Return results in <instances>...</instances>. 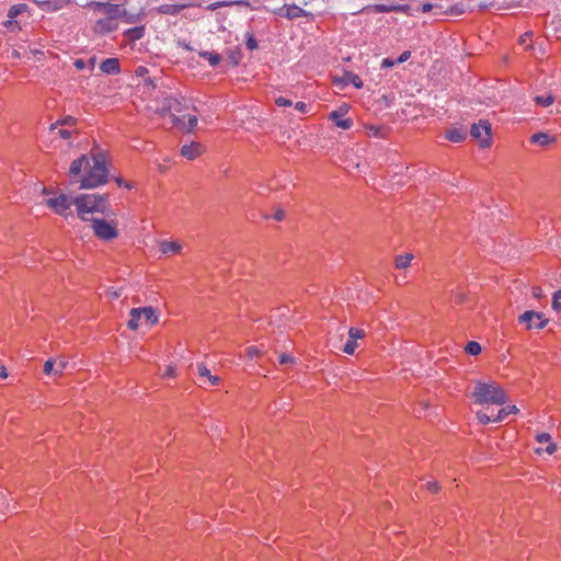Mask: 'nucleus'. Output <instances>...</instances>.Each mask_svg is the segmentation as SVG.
<instances>
[{
  "label": "nucleus",
  "mask_w": 561,
  "mask_h": 561,
  "mask_svg": "<svg viewBox=\"0 0 561 561\" xmlns=\"http://www.w3.org/2000/svg\"><path fill=\"white\" fill-rule=\"evenodd\" d=\"M409 10L408 4H375L373 7V11L375 13H390V12H401L405 13Z\"/></svg>",
  "instance_id": "16"
},
{
  "label": "nucleus",
  "mask_w": 561,
  "mask_h": 561,
  "mask_svg": "<svg viewBox=\"0 0 561 561\" xmlns=\"http://www.w3.org/2000/svg\"><path fill=\"white\" fill-rule=\"evenodd\" d=\"M365 336V331L357 328H350L348 330V339L356 342L358 339H363Z\"/></svg>",
  "instance_id": "31"
},
{
  "label": "nucleus",
  "mask_w": 561,
  "mask_h": 561,
  "mask_svg": "<svg viewBox=\"0 0 561 561\" xmlns=\"http://www.w3.org/2000/svg\"><path fill=\"white\" fill-rule=\"evenodd\" d=\"M530 141L540 146H546L551 141V138L546 133H537L531 136Z\"/></svg>",
  "instance_id": "24"
},
{
  "label": "nucleus",
  "mask_w": 561,
  "mask_h": 561,
  "mask_svg": "<svg viewBox=\"0 0 561 561\" xmlns=\"http://www.w3.org/2000/svg\"><path fill=\"white\" fill-rule=\"evenodd\" d=\"M8 491L0 490V514H4L10 511L9 503L7 502Z\"/></svg>",
  "instance_id": "28"
},
{
  "label": "nucleus",
  "mask_w": 561,
  "mask_h": 561,
  "mask_svg": "<svg viewBox=\"0 0 561 561\" xmlns=\"http://www.w3.org/2000/svg\"><path fill=\"white\" fill-rule=\"evenodd\" d=\"M73 205L78 217L83 221L94 218L92 215L102 214L108 216L110 202L107 194H81L73 197Z\"/></svg>",
  "instance_id": "2"
},
{
  "label": "nucleus",
  "mask_w": 561,
  "mask_h": 561,
  "mask_svg": "<svg viewBox=\"0 0 561 561\" xmlns=\"http://www.w3.org/2000/svg\"><path fill=\"white\" fill-rule=\"evenodd\" d=\"M472 398L479 404L492 403L503 405L507 402L505 391L495 382L477 381L472 391Z\"/></svg>",
  "instance_id": "4"
},
{
  "label": "nucleus",
  "mask_w": 561,
  "mask_h": 561,
  "mask_svg": "<svg viewBox=\"0 0 561 561\" xmlns=\"http://www.w3.org/2000/svg\"><path fill=\"white\" fill-rule=\"evenodd\" d=\"M8 377L7 368L4 366H0V378L5 379Z\"/></svg>",
  "instance_id": "56"
},
{
  "label": "nucleus",
  "mask_w": 561,
  "mask_h": 561,
  "mask_svg": "<svg viewBox=\"0 0 561 561\" xmlns=\"http://www.w3.org/2000/svg\"><path fill=\"white\" fill-rule=\"evenodd\" d=\"M397 61L390 59V58H385L382 59L381 61V68L382 69H387V68H391L392 66H394Z\"/></svg>",
  "instance_id": "45"
},
{
  "label": "nucleus",
  "mask_w": 561,
  "mask_h": 561,
  "mask_svg": "<svg viewBox=\"0 0 561 561\" xmlns=\"http://www.w3.org/2000/svg\"><path fill=\"white\" fill-rule=\"evenodd\" d=\"M222 5H226V2H216V3H213L208 7L209 10H215L219 7H222Z\"/></svg>",
  "instance_id": "57"
},
{
  "label": "nucleus",
  "mask_w": 561,
  "mask_h": 561,
  "mask_svg": "<svg viewBox=\"0 0 561 561\" xmlns=\"http://www.w3.org/2000/svg\"><path fill=\"white\" fill-rule=\"evenodd\" d=\"M205 151L203 144L198 141H192L181 147V156L187 160H194Z\"/></svg>",
  "instance_id": "11"
},
{
  "label": "nucleus",
  "mask_w": 561,
  "mask_h": 561,
  "mask_svg": "<svg viewBox=\"0 0 561 561\" xmlns=\"http://www.w3.org/2000/svg\"><path fill=\"white\" fill-rule=\"evenodd\" d=\"M116 183H117L119 186H123V185H124V186H125V187H127V188H130V187H131V186H130V184H129V183H127V182H125L122 178H116Z\"/></svg>",
  "instance_id": "53"
},
{
  "label": "nucleus",
  "mask_w": 561,
  "mask_h": 561,
  "mask_svg": "<svg viewBox=\"0 0 561 561\" xmlns=\"http://www.w3.org/2000/svg\"><path fill=\"white\" fill-rule=\"evenodd\" d=\"M491 123L488 119H480L478 123L472 124L470 135L479 140L480 147L486 148L491 145Z\"/></svg>",
  "instance_id": "8"
},
{
  "label": "nucleus",
  "mask_w": 561,
  "mask_h": 561,
  "mask_svg": "<svg viewBox=\"0 0 561 561\" xmlns=\"http://www.w3.org/2000/svg\"><path fill=\"white\" fill-rule=\"evenodd\" d=\"M347 112L343 107H340L336 111H333L329 115V119L332 121L337 127L342 129H350L353 126L352 118H343V115Z\"/></svg>",
  "instance_id": "13"
},
{
  "label": "nucleus",
  "mask_w": 561,
  "mask_h": 561,
  "mask_svg": "<svg viewBox=\"0 0 561 561\" xmlns=\"http://www.w3.org/2000/svg\"><path fill=\"white\" fill-rule=\"evenodd\" d=\"M88 7L92 8L94 11H99L107 15L108 19H100L96 22V27L101 31H110L111 28L108 24L111 23V20L116 18L119 13L118 5L105 2L91 1L88 4Z\"/></svg>",
  "instance_id": "6"
},
{
  "label": "nucleus",
  "mask_w": 561,
  "mask_h": 561,
  "mask_svg": "<svg viewBox=\"0 0 561 561\" xmlns=\"http://www.w3.org/2000/svg\"><path fill=\"white\" fill-rule=\"evenodd\" d=\"M186 115H175L172 114V123L174 126L179 127L181 130L185 133H193L195 129L198 118L196 115H188L187 122L185 121Z\"/></svg>",
  "instance_id": "10"
},
{
  "label": "nucleus",
  "mask_w": 561,
  "mask_h": 561,
  "mask_svg": "<svg viewBox=\"0 0 561 561\" xmlns=\"http://www.w3.org/2000/svg\"><path fill=\"white\" fill-rule=\"evenodd\" d=\"M556 450H557V445L550 440L545 449L542 447H539L536 449V453L541 454L542 451H546L549 455H552L553 453H556Z\"/></svg>",
  "instance_id": "35"
},
{
  "label": "nucleus",
  "mask_w": 561,
  "mask_h": 561,
  "mask_svg": "<svg viewBox=\"0 0 561 561\" xmlns=\"http://www.w3.org/2000/svg\"><path fill=\"white\" fill-rule=\"evenodd\" d=\"M536 440L539 443V444H545V443H549L551 440V436L550 434L548 433H540L536 436Z\"/></svg>",
  "instance_id": "40"
},
{
  "label": "nucleus",
  "mask_w": 561,
  "mask_h": 561,
  "mask_svg": "<svg viewBox=\"0 0 561 561\" xmlns=\"http://www.w3.org/2000/svg\"><path fill=\"white\" fill-rule=\"evenodd\" d=\"M148 71L142 67V98H148L146 105L147 112L164 115L167 113L181 115L185 105L178 99H173L162 82L159 84L150 77H146Z\"/></svg>",
  "instance_id": "1"
},
{
  "label": "nucleus",
  "mask_w": 561,
  "mask_h": 561,
  "mask_svg": "<svg viewBox=\"0 0 561 561\" xmlns=\"http://www.w3.org/2000/svg\"><path fill=\"white\" fill-rule=\"evenodd\" d=\"M201 56L204 59H206L209 62V65L213 67L217 66L221 60L220 55L217 53L204 51V53H201Z\"/></svg>",
  "instance_id": "26"
},
{
  "label": "nucleus",
  "mask_w": 561,
  "mask_h": 561,
  "mask_svg": "<svg viewBox=\"0 0 561 561\" xmlns=\"http://www.w3.org/2000/svg\"><path fill=\"white\" fill-rule=\"evenodd\" d=\"M465 351L469 355H478L481 353V345L478 342L471 341L466 345Z\"/></svg>",
  "instance_id": "29"
},
{
  "label": "nucleus",
  "mask_w": 561,
  "mask_h": 561,
  "mask_svg": "<svg viewBox=\"0 0 561 561\" xmlns=\"http://www.w3.org/2000/svg\"><path fill=\"white\" fill-rule=\"evenodd\" d=\"M130 32L134 34V38L140 37V27H134Z\"/></svg>",
  "instance_id": "58"
},
{
  "label": "nucleus",
  "mask_w": 561,
  "mask_h": 561,
  "mask_svg": "<svg viewBox=\"0 0 561 561\" xmlns=\"http://www.w3.org/2000/svg\"><path fill=\"white\" fill-rule=\"evenodd\" d=\"M466 300H467V296H466V294H463V293H458V294H456V296H455V301H456L457 304L461 305V304L466 302Z\"/></svg>",
  "instance_id": "48"
},
{
  "label": "nucleus",
  "mask_w": 561,
  "mask_h": 561,
  "mask_svg": "<svg viewBox=\"0 0 561 561\" xmlns=\"http://www.w3.org/2000/svg\"><path fill=\"white\" fill-rule=\"evenodd\" d=\"M89 221L91 222L94 234L100 240L111 241L117 237V228L114 221L98 217Z\"/></svg>",
  "instance_id": "5"
},
{
  "label": "nucleus",
  "mask_w": 561,
  "mask_h": 561,
  "mask_svg": "<svg viewBox=\"0 0 561 561\" xmlns=\"http://www.w3.org/2000/svg\"><path fill=\"white\" fill-rule=\"evenodd\" d=\"M307 107H308V106H307V104H306V103H304V102H297V103L295 104V108H296L297 111H299L300 113H306V112H307Z\"/></svg>",
  "instance_id": "49"
},
{
  "label": "nucleus",
  "mask_w": 561,
  "mask_h": 561,
  "mask_svg": "<svg viewBox=\"0 0 561 561\" xmlns=\"http://www.w3.org/2000/svg\"><path fill=\"white\" fill-rule=\"evenodd\" d=\"M135 73H136L137 76H138V75H140V67H137V68L135 69Z\"/></svg>",
  "instance_id": "64"
},
{
  "label": "nucleus",
  "mask_w": 561,
  "mask_h": 561,
  "mask_svg": "<svg viewBox=\"0 0 561 561\" xmlns=\"http://www.w3.org/2000/svg\"><path fill=\"white\" fill-rule=\"evenodd\" d=\"M106 295L111 298V299H116V298H119L122 296V289H114V288H111L106 291Z\"/></svg>",
  "instance_id": "41"
},
{
  "label": "nucleus",
  "mask_w": 561,
  "mask_h": 561,
  "mask_svg": "<svg viewBox=\"0 0 561 561\" xmlns=\"http://www.w3.org/2000/svg\"><path fill=\"white\" fill-rule=\"evenodd\" d=\"M477 419L478 421L481 423V424H488L490 422H493L494 417L488 415L486 413H483V412H478L477 413Z\"/></svg>",
  "instance_id": "36"
},
{
  "label": "nucleus",
  "mask_w": 561,
  "mask_h": 561,
  "mask_svg": "<svg viewBox=\"0 0 561 561\" xmlns=\"http://www.w3.org/2000/svg\"><path fill=\"white\" fill-rule=\"evenodd\" d=\"M165 375L169 376V377H174L175 376L174 367L169 366L168 369H167Z\"/></svg>",
  "instance_id": "59"
},
{
  "label": "nucleus",
  "mask_w": 561,
  "mask_h": 561,
  "mask_svg": "<svg viewBox=\"0 0 561 561\" xmlns=\"http://www.w3.org/2000/svg\"><path fill=\"white\" fill-rule=\"evenodd\" d=\"M55 364H56L55 359L50 358V359L46 360L44 364V373L46 375H50V374L55 375Z\"/></svg>",
  "instance_id": "34"
},
{
  "label": "nucleus",
  "mask_w": 561,
  "mask_h": 561,
  "mask_svg": "<svg viewBox=\"0 0 561 561\" xmlns=\"http://www.w3.org/2000/svg\"><path fill=\"white\" fill-rule=\"evenodd\" d=\"M279 363L285 365V364H291L294 363V357L288 355V354H282L279 356Z\"/></svg>",
  "instance_id": "43"
},
{
  "label": "nucleus",
  "mask_w": 561,
  "mask_h": 561,
  "mask_svg": "<svg viewBox=\"0 0 561 561\" xmlns=\"http://www.w3.org/2000/svg\"><path fill=\"white\" fill-rule=\"evenodd\" d=\"M529 35L526 33L524 34L523 36H520V43L522 44H525L526 43V38L528 37Z\"/></svg>",
  "instance_id": "61"
},
{
  "label": "nucleus",
  "mask_w": 561,
  "mask_h": 561,
  "mask_svg": "<svg viewBox=\"0 0 561 561\" xmlns=\"http://www.w3.org/2000/svg\"><path fill=\"white\" fill-rule=\"evenodd\" d=\"M231 59L233 61V65H238L239 59L236 56H231Z\"/></svg>",
  "instance_id": "62"
},
{
  "label": "nucleus",
  "mask_w": 561,
  "mask_h": 561,
  "mask_svg": "<svg viewBox=\"0 0 561 561\" xmlns=\"http://www.w3.org/2000/svg\"><path fill=\"white\" fill-rule=\"evenodd\" d=\"M61 126H73L77 123V119L73 116H66L65 118L59 121Z\"/></svg>",
  "instance_id": "38"
},
{
  "label": "nucleus",
  "mask_w": 561,
  "mask_h": 561,
  "mask_svg": "<svg viewBox=\"0 0 561 561\" xmlns=\"http://www.w3.org/2000/svg\"><path fill=\"white\" fill-rule=\"evenodd\" d=\"M542 294V290L540 287H533V295L537 298H539Z\"/></svg>",
  "instance_id": "55"
},
{
  "label": "nucleus",
  "mask_w": 561,
  "mask_h": 561,
  "mask_svg": "<svg viewBox=\"0 0 561 561\" xmlns=\"http://www.w3.org/2000/svg\"><path fill=\"white\" fill-rule=\"evenodd\" d=\"M245 46L248 49L254 50L257 48V42L252 35H250L245 42Z\"/></svg>",
  "instance_id": "39"
},
{
  "label": "nucleus",
  "mask_w": 561,
  "mask_h": 561,
  "mask_svg": "<svg viewBox=\"0 0 561 561\" xmlns=\"http://www.w3.org/2000/svg\"><path fill=\"white\" fill-rule=\"evenodd\" d=\"M356 347H357V343L348 339V341L343 346V352L348 355H352V354H354Z\"/></svg>",
  "instance_id": "33"
},
{
  "label": "nucleus",
  "mask_w": 561,
  "mask_h": 561,
  "mask_svg": "<svg viewBox=\"0 0 561 561\" xmlns=\"http://www.w3.org/2000/svg\"><path fill=\"white\" fill-rule=\"evenodd\" d=\"M93 165L85 170V174L78 181L80 188L90 190L108 182V170L106 168V158L103 150L94 147L91 151Z\"/></svg>",
  "instance_id": "3"
},
{
  "label": "nucleus",
  "mask_w": 561,
  "mask_h": 561,
  "mask_svg": "<svg viewBox=\"0 0 561 561\" xmlns=\"http://www.w3.org/2000/svg\"><path fill=\"white\" fill-rule=\"evenodd\" d=\"M94 64H95V58L93 57V58H91V59H90V65H91V67H93V66H94Z\"/></svg>",
  "instance_id": "63"
},
{
  "label": "nucleus",
  "mask_w": 561,
  "mask_h": 561,
  "mask_svg": "<svg viewBox=\"0 0 561 561\" xmlns=\"http://www.w3.org/2000/svg\"><path fill=\"white\" fill-rule=\"evenodd\" d=\"M58 135L62 138V139H69L70 136H71V133L68 130V129H59L58 130Z\"/></svg>",
  "instance_id": "51"
},
{
  "label": "nucleus",
  "mask_w": 561,
  "mask_h": 561,
  "mask_svg": "<svg viewBox=\"0 0 561 561\" xmlns=\"http://www.w3.org/2000/svg\"><path fill=\"white\" fill-rule=\"evenodd\" d=\"M26 9V4H15L12 5L8 12V16L10 19H14L19 16Z\"/></svg>",
  "instance_id": "30"
},
{
  "label": "nucleus",
  "mask_w": 561,
  "mask_h": 561,
  "mask_svg": "<svg viewBox=\"0 0 561 561\" xmlns=\"http://www.w3.org/2000/svg\"><path fill=\"white\" fill-rule=\"evenodd\" d=\"M55 366V375H61L67 366V362L65 359H59L56 362Z\"/></svg>",
  "instance_id": "37"
},
{
  "label": "nucleus",
  "mask_w": 561,
  "mask_h": 561,
  "mask_svg": "<svg viewBox=\"0 0 561 561\" xmlns=\"http://www.w3.org/2000/svg\"><path fill=\"white\" fill-rule=\"evenodd\" d=\"M426 488L432 493H436L439 490L437 482H427Z\"/></svg>",
  "instance_id": "46"
},
{
  "label": "nucleus",
  "mask_w": 561,
  "mask_h": 561,
  "mask_svg": "<svg viewBox=\"0 0 561 561\" xmlns=\"http://www.w3.org/2000/svg\"><path fill=\"white\" fill-rule=\"evenodd\" d=\"M341 82L343 84H353L356 89H360L363 87V81L362 79L359 78V76L351 72V71H345L344 72V76L343 78L341 79Z\"/></svg>",
  "instance_id": "21"
},
{
  "label": "nucleus",
  "mask_w": 561,
  "mask_h": 561,
  "mask_svg": "<svg viewBox=\"0 0 561 561\" xmlns=\"http://www.w3.org/2000/svg\"><path fill=\"white\" fill-rule=\"evenodd\" d=\"M518 409L515 405H507L499 410L497 414L494 416L493 422H502L508 414L517 413Z\"/></svg>",
  "instance_id": "22"
},
{
  "label": "nucleus",
  "mask_w": 561,
  "mask_h": 561,
  "mask_svg": "<svg viewBox=\"0 0 561 561\" xmlns=\"http://www.w3.org/2000/svg\"><path fill=\"white\" fill-rule=\"evenodd\" d=\"M278 14L289 20L306 16L308 13L296 4L284 5L279 9Z\"/></svg>",
  "instance_id": "14"
},
{
  "label": "nucleus",
  "mask_w": 561,
  "mask_h": 561,
  "mask_svg": "<svg viewBox=\"0 0 561 561\" xmlns=\"http://www.w3.org/2000/svg\"><path fill=\"white\" fill-rule=\"evenodd\" d=\"M182 250V245L175 241H162L160 243V251L163 254H175Z\"/></svg>",
  "instance_id": "19"
},
{
  "label": "nucleus",
  "mask_w": 561,
  "mask_h": 561,
  "mask_svg": "<svg viewBox=\"0 0 561 561\" xmlns=\"http://www.w3.org/2000/svg\"><path fill=\"white\" fill-rule=\"evenodd\" d=\"M73 65L78 70H83L85 68V62L82 59H76Z\"/></svg>",
  "instance_id": "50"
},
{
  "label": "nucleus",
  "mask_w": 561,
  "mask_h": 561,
  "mask_svg": "<svg viewBox=\"0 0 561 561\" xmlns=\"http://www.w3.org/2000/svg\"><path fill=\"white\" fill-rule=\"evenodd\" d=\"M433 7H434V5H433L432 3H424V4L422 5V9H421V10H422V12L426 13V12H430V11L433 9Z\"/></svg>",
  "instance_id": "54"
},
{
  "label": "nucleus",
  "mask_w": 561,
  "mask_h": 561,
  "mask_svg": "<svg viewBox=\"0 0 561 561\" xmlns=\"http://www.w3.org/2000/svg\"><path fill=\"white\" fill-rule=\"evenodd\" d=\"M130 320L128 321L127 325L130 330H137L138 329V321L140 319V307L133 308L130 311Z\"/></svg>",
  "instance_id": "23"
},
{
  "label": "nucleus",
  "mask_w": 561,
  "mask_h": 561,
  "mask_svg": "<svg viewBox=\"0 0 561 561\" xmlns=\"http://www.w3.org/2000/svg\"><path fill=\"white\" fill-rule=\"evenodd\" d=\"M410 56H411V53L409 50H405L399 56V58L397 59V62H399V64L404 62L410 58Z\"/></svg>",
  "instance_id": "47"
},
{
  "label": "nucleus",
  "mask_w": 561,
  "mask_h": 561,
  "mask_svg": "<svg viewBox=\"0 0 561 561\" xmlns=\"http://www.w3.org/2000/svg\"><path fill=\"white\" fill-rule=\"evenodd\" d=\"M284 217H285V213H284V210H283V209H278V210H276V213H275V215H274V219H276V220L280 221V220H283V219H284Z\"/></svg>",
  "instance_id": "52"
},
{
  "label": "nucleus",
  "mask_w": 561,
  "mask_h": 561,
  "mask_svg": "<svg viewBox=\"0 0 561 561\" xmlns=\"http://www.w3.org/2000/svg\"><path fill=\"white\" fill-rule=\"evenodd\" d=\"M560 300H561V289H558L557 291L553 293L552 304H551V307L554 311L561 310Z\"/></svg>",
  "instance_id": "32"
},
{
  "label": "nucleus",
  "mask_w": 561,
  "mask_h": 561,
  "mask_svg": "<svg viewBox=\"0 0 561 561\" xmlns=\"http://www.w3.org/2000/svg\"><path fill=\"white\" fill-rule=\"evenodd\" d=\"M548 321L549 320L545 318V314L542 312L534 310H527L518 317V322L525 323L527 330H531L534 328L543 329L547 325Z\"/></svg>",
  "instance_id": "9"
},
{
  "label": "nucleus",
  "mask_w": 561,
  "mask_h": 561,
  "mask_svg": "<svg viewBox=\"0 0 561 561\" xmlns=\"http://www.w3.org/2000/svg\"><path fill=\"white\" fill-rule=\"evenodd\" d=\"M197 373L201 377H205L209 380L210 385H218L220 379L217 376H213L210 370L206 367L204 363H198L196 366Z\"/></svg>",
  "instance_id": "20"
},
{
  "label": "nucleus",
  "mask_w": 561,
  "mask_h": 561,
  "mask_svg": "<svg viewBox=\"0 0 561 561\" xmlns=\"http://www.w3.org/2000/svg\"><path fill=\"white\" fill-rule=\"evenodd\" d=\"M142 319H145L146 323L150 327L158 324L160 319L159 308L153 306H142Z\"/></svg>",
  "instance_id": "15"
},
{
  "label": "nucleus",
  "mask_w": 561,
  "mask_h": 561,
  "mask_svg": "<svg viewBox=\"0 0 561 561\" xmlns=\"http://www.w3.org/2000/svg\"><path fill=\"white\" fill-rule=\"evenodd\" d=\"M90 167V160L87 154H82L78 159H75L69 168V175L72 179V183L77 182L75 179L81 174L83 170Z\"/></svg>",
  "instance_id": "12"
},
{
  "label": "nucleus",
  "mask_w": 561,
  "mask_h": 561,
  "mask_svg": "<svg viewBox=\"0 0 561 561\" xmlns=\"http://www.w3.org/2000/svg\"><path fill=\"white\" fill-rule=\"evenodd\" d=\"M446 138L451 142H462L467 138V130L454 127L446 133Z\"/></svg>",
  "instance_id": "18"
},
{
  "label": "nucleus",
  "mask_w": 561,
  "mask_h": 561,
  "mask_svg": "<svg viewBox=\"0 0 561 561\" xmlns=\"http://www.w3.org/2000/svg\"><path fill=\"white\" fill-rule=\"evenodd\" d=\"M100 69L104 73L115 75L119 72V61L116 58H107L102 61Z\"/></svg>",
  "instance_id": "17"
},
{
  "label": "nucleus",
  "mask_w": 561,
  "mask_h": 561,
  "mask_svg": "<svg viewBox=\"0 0 561 561\" xmlns=\"http://www.w3.org/2000/svg\"><path fill=\"white\" fill-rule=\"evenodd\" d=\"M260 351L255 346H250L247 348V355L249 358H253L257 356Z\"/></svg>",
  "instance_id": "44"
},
{
  "label": "nucleus",
  "mask_w": 561,
  "mask_h": 561,
  "mask_svg": "<svg viewBox=\"0 0 561 561\" xmlns=\"http://www.w3.org/2000/svg\"><path fill=\"white\" fill-rule=\"evenodd\" d=\"M58 126H61L59 121L55 122L54 124L50 125V130H55Z\"/></svg>",
  "instance_id": "60"
},
{
  "label": "nucleus",
  "mask_w": 561,
  "mask_h": 561,
  "mask_svg": "<svg viewBox=\"0 0 561 561\" xmlns=\"http://www.w3.org/2000/svg\"><path fill=\"white\" fill-rule=\"evenodd\" d=\"M534 100H535L537 105L543 106V107H547V106L551 105L554 102V98L550 93L546 94V95H537V96H535Z\"/></svg>",
  "instance_id": "27"
},
{
  "label": "nucleus",
  "mask_w": 561,
  "mask_h": 561,
  "mask_svg": "<svg viewBox=\"0 0 561 561\" xmlns=\"http://www.w3.org/2000/svg\"><path fill=\"white\" fill-rule=\"evenodd\" d=\"M46 205L51 208L56 214L68 218L72 216L71 205H73V198L66 194H60L57 197L46 199Z\"/></svg>",
  "instance_id": "7"
},
{
  "label": "nucleus",
  "mask_w": 561,
  "mask_h": 561,
  "mask_svg": "<svg viewBox=\"0 0 561 561\" xmlns=\"http://www.w3.org/2000/svg\"><path fill=\"white\" fill-rule=\"evenodd\" d=\"M275 103L278 105V106H290L293 103L290 100L286 99V98H283V96H279L275 100Z\"/></svg>",
  "instance_id": "42"
},
{
  "label": "nucleus",
  "mask_w": 561,
  "mask_h": 561,
  "mask_svg": "<svg viewBox=\"0 0 561 561\" xmlns=\"http://www.w3.org/2000/svg\"><path fill=\"white\" fill-rule=\"evenodd\" d=\"M413 259L412 254L398 255L394 260V264L397 268H405L410 265L411 260Z\"/></svg>",
  "instance_id": "25"
}]
</instances>
